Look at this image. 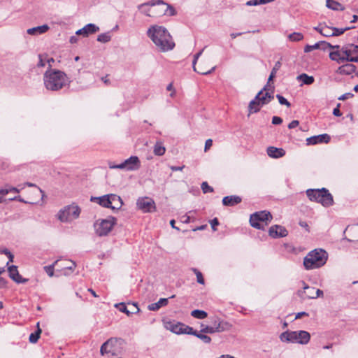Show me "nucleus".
<instances>
[{
    "mask_svg": "<svg viewBox=\"0 0 358 358\" xmlns=\"http://www.w3.org/2000/svg\"><path fill=\"white\" fill-rule=\"evenodd\" d=\"M147 36L161 52L171 50L175 43L169 31L163 26L152 25L147 31Z\"/></svg>",
    "mask_w": 358,
    "mask_h": 358,
    "instance_id": "f257e3e1",
    "label": "nucleus"
},
{
    "mask_svg": "<svg viewBox=\"0 0 358 358\" xmlns=\"http://www.w3.org/2000/svg\"><path fill=\"white\" fill-rule=\"evenodd\" d=\"M45 87L48 90L58 91L66 86L69 83L66 74L56 69H48L43 76Z\"/></svg>",
    "mask_w": 358,
    "mask_h": 358,
    "instance_id": "f03ea898",
    "label": "nucleus"
},
{
    "mask_svg": "<svg viewBox=\"0 0 358 358\" xmlns=\"http://www.w3.org/2000/svg\"><path fill=\"white\" fill-rule=\"evenodd\" d=\"M328 259V253L322 248L310 251L303 259V266L306 270H313L323 266Z\"/></svg>",
    "mask_w": 358,
    "mask_h": 358,
    "instance_id": "7ed1b4c3",
    "label": "nucleus"
},
{
    "mask_svg": "<svg viewBox=\"0 0 358 358\" xmlns=\"http://www.w3.org/2000/svg\"><path fill=\"white\" fill-rule=\"evenodd\" d=\"M306 195L311 201L321 203L324 207H329L334 204V199L329 190L324 187L321 189H308Z\"/></svg>",
    "mask_w": 358,
    "mask_h": 358,
    "instance_id": "20e7f679",
    "label": "nucleus"
},
{
    "mask_svg": "<svg viewBox=\"0 0 358 358\" xmlns=\"http://www.w3.org/2000/svg\"><path fill=\"white\" fill-rule=\"evenodd\" d=\"M310 338V334L306 331H286L280 335V339L282 342L299 343L301 345L307 344Z\"/></svg>",
    "mask_w": 358,
    "mask_h": 358,
    "instance_id": "39448f33",
    "label": "nucleus"
},
{
    "mask_svg": "<svg viewBox=\"0 0 358 358\" xmlns=\"http://www.w3.org/2000/svg\"><path fill=\"white\" fill-rule=\"evenodd\" d=\"M324 44L328 45L330 48L334 50L329 53V58L331 60L335 61L338 64L350 62L347 45L340 46L338 45H331L329 43H324Z\"/></svg>",
    "mask_w": 358,
    "mask_h": 358,
    "instance_id": "423d86ee",
    "label": "nucleus"
},
{
    "mask_svg": "<svg viewBox=\"0 0 358 358\" xmlns=\"http://www.w3.org/2000/svg\"><path fill=\"white\" fill-rule=\"evenodd\" d=\"M80 211L78 206L72 203L61 209L57 214V217L62 222H69L78 218Z\"/></svg>",
    "mask_w": 358,
    "mask_h": 358,
    "instance_id": "0eeeda50",
    "label": "nucleus"
},
{
    "mask_svg": "<svg viewBox=\"0 0 358 358\" xmlns=\"http://www.w3.org/2000/svg\"><path fill=\"white\" fill-rule=\"evenodd\" d=\"M116 218L112 216L96 220L94 225L96 234L99 236L108 235L116 224Z\"/></svg>",
    "mask_w": 358,
    "mask_h": 358,
    "instance_id": "6e6552de",
    "label": "nucleus"
},
{
    "mask_svg": "<svg viewBox=\"0 0 358 358\" xmlns=\"http://www.w3.org/2000/svg\"><path fill=\"white\" fill-rule=\"evenodd\" d=\"M155 5L152 6V17H157L167 15L173 16L176 14L175 9L162 0H152Z\"/></svg>",
    "mask_w": 358,
    "mask_h": 358,
    "instance_id": "1a4fd4ad",
    "label": "nucleus"
},
{
    "mask_svg": "<svg viewBox=\"0 0 358 358\" xmlns=\"http://www.w3.org/2000/svg\"><path fill=\"white\" fill-rule=\"evenodd\" d=\"M272 220V215L270 212L266 210L256 212L250 215V223L251 226L257 229H264V227L260 223L265 222L267 225Z\"/></svg>",
    "mask_w": 358,
    "mask_h": 358,
    "instance_id": "9d476101",
    "label": "nucleus"
},
{
    "mask_svg": "<svg viewBox=\"0 0 358 358\" xmlns=\"http://www.w3.org/2000/svg\"><path fill=\"white\" fill-rule=\"evenodd\" d=\"M141 166V162L138 157L131 156L127 159L124 160L120 164H109V168L111 169H124L127 171H135L138 170Z\"/></svg>",
    "mask_w": 358,
    "mask_h": 358,
    "instance_id": "9b49d317",
    "label": "nucleus"
},
{
    "mask_svg": "<svg viewBox=\"0 0 358 358\" xmlns=\"http://www.w3.org/2000/svg\"><path fill=\"white\" fill-rule=\"evenodd\" d=\"M136 206L143 213H151L156 208L155 201L148 197L139 198L136 201Z\"/></svg>",
    "mask_w": 358,
    "mask_h": 358,
    "instance_id": "f8f14e48",
    "label": "nucleus"
},
{
    "mask_svg": "<svg viewBox=\"0 0 358 358\" xmlns=\"http://www.w3.org/2000/svg\"><path fill=\"white\" fill-rule=\"evenodd\" d=\"M267 87L268 85L264 86V87L255 96L256 99L259 101L262 106L268 104L274 99L273 93L268 92Z\"/></svg>",
    "mask_w": 358,
    "mask_h": 358,
    "instance_id": "ddd939ff",
    "label": "nucleus"
},
{
    "mask_svg": "<svg viewBox=\"0 0 358 358\" xmlns=\"http://www.w3.org/2000/svg\"><path fill=\"white\" fill-rule=\"evenodd\" d=\"M203 51V49H202L201 51H199L198 53L194 55V59L192 61V67L194 71L197 72L198 73L202 75H208L214 71L216 67L213 66L209 70H206L201 64L199 65L198 68L196 67L197 60L199 58V57L202 55Z\"/></svg>",
    "mask_w": 358,
    "mask_h": 358,
    "instance_id": "4468645a",
    "label": "nucleus"
},
{
    "mask_svg": "<svg viewBox=\"0 0 358 358\" xmlns=\"http://www.w3.org/2000/svg\"><path fill=\"white\" fill-rule=\"evenodd\" d=\"M115 307L117 308L120 311L126 313L127 315L136 313L140 310L137 304L135 303H129L127 306L124 303H120L116 304Z\"/></svg>",
    "mask_w": 358,
    "mask_h": 358,
    "instance_id": "2eb2a0df",
    "label": "nucleus"
},
{
    "mask_svg": "<svg viewBox=\"0 0 358 358\" xmlns=\"http://www.w3.org/2000/svg\"><path fill=\"white\" fill-rule=\"evenodd\" d=\"M268 234L273 238H278L287 236L288 231L284 227L275 224L270 227Z\"/></svg>",
    "mask_w": 358,
    "mask_h": 358,
    "instance_id": "dca6fc26",
    "label": "nucleus"
},
{
    "mask_svg": "<svg viewBox=\"0 0 358 358\" xmlns=\"http://www.w3.org/2000/svg\"><path fill=\"white\" fill-rule=\"evenodd\" d=\"M122 340L117 338H110L106 341L101 347L100 352L102 355L113 351V348L120 343Z\"/></svg>",
    "mask_w": 358,
    "mask_h": 358,
    "instance_id": "f3484780",
    "label": "nucleus"
},
{
    "mask_svg": "<svg viewBox=\"0 0 358 358\" xmlns=\"http://www.w3.org/2000/svg\"><path fill=\"white\" fill-rule=\"evenodd\" d=\"M99 30V27L96 24L90 23L85 25L82 29L78 30L76 34L77 35H81L84 37L88 36L90 34H94Z\"/></svg>",
    "mask_w": 358,
    "mask_h": 358,
    "instance_id": "a211bd4d",
    "label": "nucleus"
},
{
    "mask_svg": "<svg viewBox=\"0 0 358 358\" xmlns=\"http://www.w3.org/2000/svg\"><path fill=\"white\" fill-rule=\"evenodd\" d=\"M10 278L16 282L17 283H25L28 281V279L23 278L17 271L16 266L12 265L8 268Z\"/></svg>",
    "mask_w": 358,
    "mask_h": 358,
    "instance_id": "6ab92c4d",
    "label": "nucleus"
},
{
    "mask_svg": "<svg viewBox=\"0 0 358 358\" xmlns=\"http://www.w3.org/2000/svg\"><path fill=\"white\" fill-rule=\"evenodd\" d=\"M330 141V136L327 134H320V135H317V136H311V137H309L306 139V143L307 145H316L317 143H329Z\"/></svg>",
    "mask_w": 358,
    "mask_h": 358,
    "instance_id": "aec40b11",
    "label": "nucleus"
},
{
    "mask_svg": "<svg viewBox=\"0 0 358 358\" xmlns=\"http://www.w3.org/2000/svg\"><path fill=\"white\" fill-rule=\"evenodd\" d=\"M164 326L166 329L172 331L173 333H175L176 334H182V323L175 321H169L164 323Z\"/></svg>",
    "mask_w": 358,
    "mask_h": 358,
    "instance_id": "412c9836",
    "label": "nucleus"
},
{
    "mask_svg": "<svg viewBox=\"0 0 358 358\" xmlns=\"http://www.w3.org/2000/svg\"><path fill=\"white\" fill-rule=\"evenodd\" d=\"M109 199L110 201V203H109V208H111L112 210H119L122 208L123 201L120 196L110 194H109Z\"/></svg>",
    "mask_w": 358,
    "mask_h": 358,
    "instance_id": "4be33fe9",
    "label": "nucleus"
},
{
    "mask_svg": "<svg viewBox=\"0 0 358 358\" xmlns=\"http://www.w3.org/2000/svg\"><path fill=\"white\" fill-rule=\"evenodd\" d=\"M355 71L356 66L354 64L345 62L338 68L336 72L341 75H350Z\"/></svg>",
    "mask_w": 358,
    "mask_h": 358,
    "instance_id": "5701e85b",
    "label": "nucleus"
},
{
    "mask_svg": "<svg viewBox=\"0 0 358 358\" xmlns=\"http://www.w3.org/2000/svg\"><path fill=\"white\" fill-rule=\"evenodd\" d=\"M213 326L216 333L229 331L231 327V325L229 322L220 320H215Z\"/></svg>",
    "mask_w": 358,
    "mask_h": 358,
    "instance_id": "b1692460",
    "label": "nucleus"
},
{
    "mask_svg": "<svg viewBox=\"0 0 358 358\" xmlns=\"http://www.w3.org/2000/svg\"><path fill=\"white\" fill-rule=\"evenodd\" d=\"M154 5L155 3L152 0L138 5V9L145 15L152 17V6Z\"/></svg>",
    "mask_w": 358,
    "mask_h": 358,
    "instance_id": "393cba45",
    "label": "nucleus"
},
{
    "mask_svg": "<svg viewBox=\"0 0 358 358\" xmlns=\"http://www.w3.org/2000/svg\"><path fill=\"white\" fill-rule=\"evenodd\" d=\"M267 155L272 158H280L285 155V151L282 148H278L270 146L267 148Z\"/></svg>",
    "mask_w": 358,
    "mask_h": 358,
    "instance_id": "a878e982",
    "label": "nucleus"
},
{
    "mask_svg": "<svg viewBox=\"0 0 358 358\" xmlns=\"http://www.w3.org/2000/svg\"><path fill=\"white\" fill-rule=\"evenodd\" d=\"M242 201L241 198L238 196L231 195L224 196L222 199V203L226 206H234Z\"/></svg>",
    "mask_w": 358,
    "mask_h": 358,
    "instance_id": "bb28decb",
    "label": "nucleus"
},
{
    "mask_svg": "<svg viewBox=\"0 0 358 358\" xmlns=\"http://www.w3.org/2000/svg\"><path fill=\"white\" fill-rule=\"evenodd\" d=\"M49 29L50 27L48 24H43L41 26H38L28 29L27 30V33L29 35L37 36L47 32L49 30Z\"/></svg>",
    "mask_w": 358,
    "mask_h": 358,
    "instance_id": "cd10ccee",
    "label": "nucleus"
},
{
    "mask_svg": "<svg viewBox=\"0 0 358 358\" xmlns=\"http://www.w3.org/2000/svg\"><path fill=\"white\" fill-rule=\"evenodd\" d=\"M90 200L92 201L96 202L100 206L104 208H109V203H110L109 199V194H106L99 197L92 196Z\"/></svg>",
    "mask_w": 358,
    "mask_h": 358,
    "instance_id": "c85d7f7f",
    "label": "nucleus"
},
{
    "mask_svg": "<svg viewBox=\"0 0 358 358\" xmlns=\"http://www.w3.org/2000/svg\"><path fill=\"white\" fill-rule=\"evenodd\" d=\"M169 303V300L166 298H161L157 302L148 305V308L151 311H157L161 307L166 306Z\"/></svg>",
    "mask_w": 358,
    "mask_h": 358,
    "instance_id": "c756f323",
    "label": "nucleus"
},
{
    "mask_svg": "<svg viewBox=\"0 0 358 358\" xmlns=\"http://www.w3.org/2000/svg\"><path fill=\"white\" fill-rule=\"evenodd\" d=\"M301 283L303 284V288L304 291H303V292L299 291L298 292L299 295L301 297H303V294H304L306 297L310 299V296L315 294V288L308 286V285H306L304 281H301Z\"/></svg>",
    "mask_w": 358,
    "mask_h": 358,
    "instance_id": "7c9ffc66",
    "label": "nucleus"
},
{
    "mask_svg": "<svg viewBox=\"0 0 358 358\" xmlns=\"http://www.w3.org/2000/svg\"><path fill=\"white\" fill-rule=\"evenodd\" d=\"M296 79L299 81H301L303 85H310L313 84L315 81V78L313 76H308L306 73H301V74L297 76Z\"/></svg>",
    "mask_w": 358,
    "mask_h": 358,
    "instance_id": "2f4dec72",
    "label": "nucleus"
},
{
    "mask_svg": "<svg viewBox=\"0 0 358 358\" xmlns=\"http://www.w3.org/2000/svg\"><path fill=\"white\" fill-rule=\"evenodd\" d=\"M261 106H262L261 104L259 103V101L257 99H256V96H255V99H252L249 103V106H248L249 114H248V115H250V114H252L253 113L259 112L260 110Z\"/></svg>",
    "mask_w": 358,
    "mask_h": 358,
    "instance_id": "473e14b6",
    "label": "nucleus"
},
{
    "mask_svg": "<svg viewBox=\"0 0 358 358\" xmlns=\"http://www.w3.org/2000/svg\"><path fill=\"white\" fill-rule=\"evenodd\" d=\"M327 7L334 10H343L345 8L334 0H327Z\"/></svg>",
    "mask_w": 358,
    "mask_h": 358,
    "instance_id": "72a5a7b5",
    "label": "nucleus"
},
{
    "mask_svg": "<svg viewBox=\"0 0 358 358\" xmlns=\"http://www.w3.org/2000/svg\"><path fill=\"white\" fill-rule=\"evenodd\" d=\"M19 187H21V189H24L25 187H32L36 188L35 194H37L38 197L43 198L44 196V193L41 189H40L38 187L36 186V185L27 182L24 184L19 185Z\"/></svg>",
    "mask_w": 358,
    "mask_h": 358,
    "instance_id": "f704fd0d",
    "label": "nucleus"
},
{
    "mask_svg": "<svg viewBox=\"0 0 358 358\" xmlns=\"http://www.w3.org/2000/svg\"><path fill=\"white\" fill-rule=\"evenodd\" d=\"M349 59L358 56V45L354 44L347 45Z\"/></svg>",
    "mask_w": 358,
    "mask_h": 358,
    "instance_id": "c9c22d12",
    "label": "nucleus"
},
{
    "mask_svg": "<svg viewBox=\"0 0 358 358\" xmlns=\"http://www.w3.org/2000/svg\"><path fill=\"white\" fill-rule=\"evenodd\" d=\"M166 149L161 142H157L154 146L153 152L155 155L162 156L165 153Z\"/></svg>",
    "mask_w": 358,
    "mask_h": 358,
    "instance_id": "e433bc0d",
    "label": "nucleus"
},
{
    "mask_svg": "<svg viewBox=\"0 0 358 358\" xmlns=\"http://www.w3.org/2000/svg\"><path fill=\"white\" fill-rule=\"evenodd\" d=\"M37 331L34 333H31L29 336V342L31 343H36L40 337V334H41V329L39 328V323L37 324Z\"/></svg>",
    "mask_w": 358,
    "mask_h": 358,
    "instance_id": "4c0bfd02",
    "label": "nucleus"
},
{
    "mask_svg": "<svg viewBox=\"0 0 358 358\" xmlns=\"http://www.w3.org/2000/svg\"><path fill=\"white\" fill-rule=\"evenodd\" d=\"M321 34L326 37L334 36L333 27L324 24L322 29H320Z\"/></svg>",
    "mask_w": 358,
    "mask_h": 358,
    "instance_id": "58836bf2",
    "label": "nucleus"
},
{
    "mask_svg": "<svg viewBox=\"0 0 358 358\" xmlns=\"http://www.w3.org/2000/svg\"><path fill=\"white\" fill-rule=\"evenodd\" d=\"M191 315L197 319H204L207 317V313L201 310H194L191 313Z\"/></svg>",
    "mask_w": 358,
    "mask_h": 358,
    "instance_id": "ea45409f",
    "label": "nucleus"
},
{
    "mask_svg": "<svg viewBox=\"0 0 358 358\" xmlns=\"http://www.w3.org/2000/svg\"><path fill=\"white\" fill-rule=\"evenodd\" d=\"M10 192H15V193H19L20 192V189H18L17 187H11V186H9V185H6V187L5 188H2L0 189V193L1 194H8V193Z\"/></svg>",
    "mask_w": 358,
    "mask_h": 358,
    "instance_id": "a19ab883",
    "label": "nucleus"
},
{
    "mask_svg": "<svg viewBox=\"0 0 358 358\" xmlns=\"http://www.w3.org/2000/svg\"><path fill=\"white\" fill-rule=\"evenodd\" d=\"M111 40V34L110 32L103 33L97 36V41L101 43H107Z\"/></svg>",
    "mask_w": 358,
    "mask_h": 358,
    "instance_id": "79ce46f5",
    "label": "nucleus"
},
{
    "mask_svg": "<svg viewBox=\"0 0 358 358\" xmlns=\"http://www.w3.org/2000/svg\"><path fill=\"white\" fill-rule=\"evenodd\" d=\"M288 38L291 41H300L303 38V36L301 33L294 32L288 36Z\"/></svg>",
    "mask_w": 358,
    "mask_h": 358,
    "instance_id": "37998d69",
    "label": "nucleus"
},
{
    "mask_svg": "<svg viewBox=\"0 0 358 358\" xmlns=\"http://www.w3.org/2000/svg\"><path fill=\"white\" fill-rule=\"evenodd\" d=\"M280 62H276L268 77V83H269L273 78V77L275 76L276 72L280 69Z\"/></svg>",
    "mask_w": 358,
    "mask_h": 358,
    "instance_id": "c03bdc74",
    "label": "nucleus"
},
{
    "mask_svg": "<svg viewBox=\"0 0 358 358\" xmlns=\"http://www.w3.org/2000/svg\"><path fill=\"white\" fill-rule=\"evenodd\" d=\"M57 263L58 260L55 261L52 265L46 266L44 267L45 271L50 277H52L54 275V267L56 264H57Z\"/></svg>",
    "mask_w": 358,
    "mask_h": 358,
    "instance_id": "a18cd8bd",
    "label": "nucleus"
},
{
    "mask_svg": "<svg viewBox=\"0 0 358 358\" xmlns=\"http://www.w3.org/2000/svg\"><path fill=\"white\" fill-rule=\"evenodd\" d=\"M203 334L204 333H201V331L197 332L195 336L201 339L205 343H210L211 341L210 337Z\"/></svg>",
    "mask_w": 358,
    "mask_h": 358,
    "instance_id": "49530a36",
    "label": "nucleus"
},
{
    "mask_svg": "<svg viewBox=\"0 0 358 358\" xmlns=\"http://www.w3.org/2000/svg\"><path fill=\"white\" fill-rule=\"evenodd\" d=\"M182 334H189V335H193L195 336L196 334L197 331L194 330V329L191 327H189L187 325H185L183 324L182 327Z\"/></svg>",
    "mask_w": 358,
    "mask_h": 358,
    "instance_id": "de8ad7c7",
    "label": "nucleus"
},
{
    "mask_svg": "<svg viewBox=\"0 0 358 358\" xmlns=\"http://www.w3.org/2000/svg\"><path fill=\"white\" fill-rule=\"evenodd\" d=\"M201 332L204 334H214L216 333L213 326L201 325Z\"/></svg>",
    "mask_w": 358,
    "mask_h": 358,
    "instance_id": "09e8293b",
    "label": "nucleus"
},
{
    "mask_svg": "<svg viewBox=\"0 0 358 358\" xmlns=\"http://www.w3.org/2000/svg\"><path fill=\"white\" fill-rule=\"evenodd\" d=\"M192 271L195 273L198 283L203 285L204 279L202 273L196 268H192Z\"/></svg>",
    "mask_w": 358,
    "mask_h": 358,
    "instance_id": "8fccbe9b",
    "label": "nucleus"
},
{
    "mask_svg": "<svg viewBox=\"0 0 358 358\" xmlns=\"http://www.w3.org/2000/svg\"><path fill=\"white\" fill-rule=\"evenodd\" d=\"M201 187L204 194L213 192V188L208 185L207 182H203Z\"/></svg>",
    "mask_w": 358,
    "mask_h": 358,
    "instance_id": "3c124183",
    "label": "nucleus"
},
{
    "mask_svg": "<svg viewBox=\"0 0 358 358\" xmlns=\"http://www.w3.org/2000/svg\"><path fill=\"white\" fill-rule=\"evenodd\" d=\"M320 43H316L314 45H306V47L304 48V52H311L313 51V50H316V49H318L320 48Z\"/></svg>",
    "mask_w": 358,
    "mask_h": 358,
    "instance_id": "603ef678",
    "label": "nucleus"
},
{
    "mask_svg": "<svg viewBox=\"0 0 358 358\" xmlns=\"http://www.w3.org/2000/svg\"><path fill=\"white\" fill-rule=\"evenodd\" d=\"M350 27L345 28H336L333 27L334 36H340L343 34L346 30H348Z\"/></svg>",
    "mask_w": 358,
    "mask_h": 358,
    "instance_id": "864d4df0",
    "label": "nucleus"
},
{
    "mask_svg": "<svg viewBox=\"0 0 358 358\" xmlns=\"http://www.w3.org/2000/svg\"><path fill=\"white\" fill-rule=\"evenodd\" d=\"M276 97L278 99L280 104L285 105L287 107H289L291 106L290 103L284 96H281L280 94H277Z\"/></svg>",
    "mask_w": 358,
    "mask_h": 358,
    "instance_id": "5fc2aeb1",
    "label": "nucleus"
},
{
    "mask_svg": "<svg viewBox=\"0 0 358 358\" xmlns=\"http://www.w3.org/2000/svg\"><path fill=\"white\" fill-rule=\"evenodd\" d=\"M38 58H39V61H38V63L37 64V66L38 67H43V66H45V63L47 62H46V56L43 57V55H40L38 56Z\"/></svg>",
    "mask_w": 358,
    "mask_h": 358,
    "instance_id": "6e6d98bb",
    "label": "nucleus"
},
{
    "mask_svg": "<svg viewBox=\"0 0 358 358\" xmlns=\"http://www.w3.org/2000/svg\"><path fill=\"white\" fill-rule=\"evenodd\" d=\"M323 295H324L323 291L320 289H317L315 290V294L310 295V299H317L318 297L323 296Z\"/></svg>",
    "mask_w": 358,
    "mask_h": 358,
    "instance_id": "4d7b16f0",
    "label": "nucleus"
},
{
    "mask_svg": "<svg viewBox=\"0 0 358 358\" xmlns=\"http://www.w3.org/2000/svg\"><path fill=\"white\" fill-rule=\"evenodd\" d=\"M9 201H20V202H22V203H32L33 202L32 201H24L21 196H14L13 198H9L8 199Z\"/></svg>",
    "mask_w": 358,
    "mask_h": 358,
    "instance_id": "13d9d810",
    "label": "nucleus"
},
{
    "mask_svg": "<svg viewBox=\"0 0 358 358\" xmlns=\"http://www.w3.org/2000/svg\"><path fill=\"white\" fill-rule=\"evenodd\" d=\"M261 4L262 3H260L259 0H250L248 1L245 3V5L248 6H258Z\"/></svg>",
    "mask_w": 358,
    "mask_h": 358,
    "instance_id": "bf43d9fd",
    "label": "nucleus"
},
{
    "mask_svg": "<svg viewBox=\"0 0 358 358\" xmlns=\"http://www.w3.org/2000/svg\"><path fill=\"white\" fill-rule=\"evenodd\" d=\"M353 96V94L352 93H345L338 97V100L344 101L352 98Z\"/></svg>",
    "mask_w": 358,
    "mask_h": 358,
    "instance_id": "052dcab7",
    "label": "nucleus"
},
{
    "mask_svg": "<svg viewBox=\"0 0 358 358\" xmlns=\"http://www.w3.org/2000/svg\"><path fill=\"white\" fill-rule=\"evenodd\" d=\"M282 122V119L278 116H273L272 118V124H280Z\"/></svg>",
    "mask_w": 358,
    "mask_h": 358,
    "instance_id": "680f3d73",
    "label": "nucleus"
},
{
    "mask_svg": "<svg viewBox=\"0 0 358 358\" xmlns=\"http://www.w3.org/2000/svg\"><path fill=\"white\" fill-rule=\"evenodd\" d=\"M210 224H211L212 229L213 231H216L217 229H216L215 227L219 224V222H218L217 218L215 217V218L213 219L210 221Z\"/></svg>",
    "mask_w": 358,
    "mask_h": 358,
    "instance_id": "e2e57ef3",
    "label": "nucleus"
},
{
    "mask_svg": "<svg viewBox=\"0 0 358 358\" xmlns=\"http://www.w3.org/2000/svg\"><path fill=\"white\" fill-rule=\"evenodd\" d=\"M299 124V122L298 120H292L289 124L288 128L289 129H294L296 128Z\"/></svg>",
    "mask_w": 358,
    "mask_h": 358,
    "instance_id": "0e129e2a",
    "label": "nucleus"
},
{
    "mask_svg": "<svg viewBox=\"0 0 358 358\" xmlns=\"http://www.w3.org/2000/svg\"><path fill=\"white\" fill-rule=\"evenodd\" d=\"M213 145V141L211 139L206 140L205 143V148L204 150L206 152Z\"/></svg>",
    "mask_w": 358,
    "mask_h": 358,
    "instance_id": "69168bd1",
    "label": "nucleus"
},
{
    "mask_svg": "<svg viewBox=\"0 0 358 358\" xmlns=\"http://www.w3.org/2000/svg\"><path fill=\"white\" fill-rule=\"evenodd\" d=\"M340 104L338 103L337 107L335 108L333 110V114L334 115L336 116V117H340L342 115V113L340 111L338 107H339Z\"/></svg>",
    "mask_w": 358,
    "mask_h": 358,
    "instance_id": "338daca9",
    "label": "nucleus"
},
{
    "mask_svg": "<svg viewBox=\"0 0 358 358\" xmlns=\"http://www.w3.org/2000/svg\"><path fill=\"white\" fill-rule=\"evenodd\" d=\"M75 267H76V263L74 262L71 261L70 265H66L65 266V268L72 271L75 268Z\"/></svg>",
    "mask_w": 358,
    "mask_h": 358,
    "instance_id": "774afa93",
    "label": "nucleus"
}]
</instances>
